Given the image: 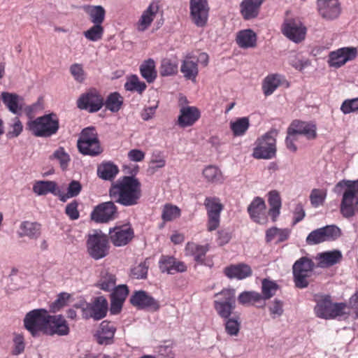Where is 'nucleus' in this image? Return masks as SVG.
<instances>
[{
    "label": "nucleus",
    "mask_w": 358,
    "mask_h": 358,
    "mask_svg": "<svg viewBox=\"0 0 358 358\" xmlns=\"http://www.w3.org/2000/svg\"><path fill=\"white\" fill-rule=\"evenodd\" d=\"M109 196L114 202L122 206H134L141 196V184L133 176L121 177L111 185Z\"/></svg>",
    "instance_id": "1"
},
{
    "label": "nucleus",
    "mask_w": 358,
    "mask_h": 358,
    "mask_svg": "<svg viewBox=\"0 0 358 358\" xmlns=\"http://www.w3.org/2000/svg\"><path fill=\"white\" fill-rule=\"evenodd\" d=\"M344 189L341 203V213L345 217H352L358 212V179L343 180L335 186V192Z\"/></svg>",
    "instance_id": "2"
},
{
    "label": "nucleus",
    "mask_w": 358,
    "mask_h": 358,
    "mask_svg": "<svg viewBox=\"0 0 358 358\" xmlns=\"http://www.w3.org/2000/svg\"><path fill=\"white\" fill-rule=\"evenodd\" d=\"M316 306L314 308L317 317L333 320L343 317L348 314V306L345 303H334L329 295L321 296L316 300Z\"/></svg>",
    "instance_id": "3"
},
{
    "label": "nucleus",
    "mask_w": 358,
    "mask_h": 358,
    "mask_svg": "<svg viewBox=\"0 0 358 358\" xmlns=\"http://www.w3.org/2000/svg\"><path fill=\"white\" fill-rule=\"evenodd\" d=\"M27 127L38 137H50L55 134L59 127V120L54 113L44 115L29 121Z\"/></svg>",
    "instance_id": "4"
},
{
    "label": "nucleus",
    "mask_w": 358,
    "mask_h": 358,
    "mask_svg": "<svg viewBox=\"0 0 358 358\" xmlns=\"http://www.w3.org/2000/svg\"><path fill=\"white\" fill-rule=\"evenodd\" d=\"M50 314L43 308L34 309L28 312L23 320L24 328L33 337L41 333L45 334Z\"/></svg>",
    "instance_id": "5"
},
{
    "label": "nucleus",
    "mask_w": 358,
    "mask_h": 358,
    "mask_svg": "<svg viewBox=\"0 0 358 358\" xmlns=\"http://www.w3.org/2000/svg\"><path fill=\"white\" fill-rule=\"evenodd\" d=\"M315 268V263L307 257H302L296 260L292 266L295 287L299 289L306 288Z\"/></svg>",
    "instance_id": "6"
},
{
    "label": "nucleus",
    "mask_w": 358,
    "mask_h": 358,
    "mask_svg": "<svg viewBox=\"0 0 358 358\" xmlns=\"http://www.w3.org/2000/svg\"><path fill=\"white\" fill-rule=\"evenodd\" d=\"M89 255L95 260L106 257L109 253L108 237L101 231L89 234L86 241Z\"/></svg>",
    "instance_id": "7"
},
{
    "label": "nucleus",
    "mask_w": 358,
    "mask_h": 358,
    "mask_svg": "<svg viewBox=\"0 0 358 358\" xmlns=\"http://www.w3.org/2000/svg\"><path fill=\"white\" fill-rule=\"evenodd\" d=\"M78 148L85 155L96 156L102 152V148L94 127L83 129L78 140Z\"/></svg>",
    "instance_id": "8"
},
{
    "label": "nucleus",
    "mask_w": 358,
    "mask_h": 358,
    "mask_svg": "<svg viewBox=\"0 0 358 358\" xmlns=\"http://www.w3.org/2000/svg\"><path fill=\"white\" fill-rule=\"evenodd\" d=\"M277 131L271 130L259 138L256 141V147L253 150V157L256 159H271L276 152Z\"/></svg>",
    "instance_id": "9"
},
{
    "label": "nucleus",
    "mask_w": 358,
    "mask_h": 358,
    "mask_svg": "<svg viewBox=\"0 0 358 358\" xmlns=\"http://www.w3.org/2000/svg\"><path fill=\"white\" fill-rule=\"evenodd\" d=\"M76 308H81L82 317L85 320L92 318L100 320L105 317L108 313V301L103 296L96 297L91 303H86L85 306L76 304Z\"/></svg>",
    "instance_id": "10"
},
{
    "label": "nucleus",
    "mask_w": 358,
    "mask_h": 358,
    "mask_svg": "<svg viewBox=\"0 0 358 358\" xmlns=\"http://www.w3.org/2000/svg\"><path fill=\"white\" fill-rule=\"evenodd\" d=\"M215 296L217 299L214 301V308L222 318L227 319L236 308L235 289H223Z\"/></svg>",
    "instance_id": "11"
},
{
    "label": "nucleus",
    "mask_w": 358,
    "mask_h": 358,
    "mask_svg": "<svg viewBox=\"0 0 358 358\" xmlns=\"http://www.w3.org/2000/svg\"><path fill=\"white\" fill-rule=\"evenodd\" d=\"M203 205L207 213V229L208 231L216 230L220 224V215L224 209V205L217 196L206 197Z\"/></svg>",
    "instance_id": "12"
},
{
    "label": "nucleus",
    "mask_w": 358,
    "mask_h": 358,
    "mask_svg": "<svg viewBox=\"0 0 358 358\" xmlns=\"http://www.w3.org/2000/svg\"><path fill=\"white\" fill-rule=\"evenodd\" d=\"M282 34L294 43H300L306 38L307 29L299 17H287L281 26Z\"/></svg>",
    "instance_id": "13"
},
{
    "label": "nucleus",
    "mask_w": 358,
    "mask_h": 358,
    "mask_svg": "<svg viewBox=\"0 0 358 358\" xmlns=\"http://www.w3.org/2000/svg\"><path fill=\"white\" fill-rule=\"evenodd\" d=\"M210 248V245L208 243L200 245L194 242H188L185 245V252L187 256L193 257L197 264L212 268L214 265L213 256H206Z\"/></svg>",
    "instance_id": "14"
},
{
    "label": "nucleus",
    "mask_w": 358,
    "mask_h": 358,
    "mask_svg": "<svg viewBox=\"0 0 358 358\" xmlns=\"http://www.w3.org/2000/svg\"><path fill=\"white\" fill-rule=\"evenodd\" d=\"M341 236V230L335 225H327L311 231L306 238L308 245H317L334 241Z\"/></svg>",
    "instance_id": "15"
},
{
    "label": "nucleus",
    "mask_w": 358,
    "mask_h": 358,
    "mask_svg": "<svg viewBox=\"0 0 358 358\" xmlns=\"http://www.w3.org/2000/svg\"><path fill=\"white\" fill-rule=\"evenodd\" d=\"M103 106V98L95 90L91 89L82 94L77 100V106L80 110H85L89 113H96Z\"/></svg>",
    "instance_id": "16"
},
{
    "label": "nucleus",
    "mask_w": 358,
    "mask_h": 358,
    "mask_svg": "<svg viewBox=\"0 0 358 358\" xmlns=\"http://www.w3.org/2000/svg\"><path fill=\"white\" fill-rule=\"evenodd\" d=\"M190 18L192 22L198 27L206 25L210 8L207 0L189 1Z\"/></svg>",
    "instance_id": "17"
},
{
    "label": "nucleus",
    "mask_w": 358,
    "mask_h": 358,
    "mask_svg": "<svg viewBox=\"0 0 358 358\" xmlns=\"http://www.w3.org/2000/svg\"><path fill=\"white\" fill-rule=\"evenodd\" d=\"M117 214V208L113 200L96 206L92 212L91 217L96 222L104 223L114 220Z\"/></svg>",
    "instance_id": "18"
},
{
    "label": "nucleus",
    "mask_w": 358,
    "mask_h": 358,
    "mask_svg": "<svg viewBox=\"0 0 358 358\" xmlns=\"http://www.w3.org/2000/svg\"><path fill=\"white\" fill-rule=\"evenodd\" d=\"M357 55V50L354 47H345L332 51L329 55V66L339 68L348 61L353 60Z\"/></svg>",
    "instance_id": "19"
},
{
    "label": "nucleus",
    "mask_w": 358,
    "mask_h": 358,
    "mask_svg": "<svg viewBox=\"0 0 358 358\" xmlns=\"http://www.w3.org/2000/svg\"><path fill=\"white\" fill-rule=\"evenodd\" d=\"M134 232L129 225L115 227L109 230V238L116 247H121L128 244L133 238Z\"/></svg>",
    "instance_id": "20"
},
{
    "label": "nucleus",
    "mask_w": 358,
    "mask_h": 358,
    "mask_svg": "<svg viewBox=\"0 0 358 358\" xmlns=\"http://www.w3.org/2000/svg\"><path fill=\"white\" fill-rule=\"evenodd\" d=\"M130 303L138 309H148L152 311L158 310L160 307L156 299L143 290L135 292L130 298Z\"/></svg>",
    "instance_id": "21"
},
{
    "label": "nucleus",
    "mask_w": 358,
    "mask_h": 358,
    "mask_svg": "<svg viewBox=\"0 0 358 358\" xmlns=\"http://www.w3.org/2000/svg\"><path fill=\"white\" fill-rule=\"evenodd\" d=\"M287 134L290 136L300 134L303 135L308 139H314L317 136L316 126L310 122L295 120L288 127Z\"/></svg>",
    "instance_id": "22"
},
{
    "label": "nucleus",
    "mask_w": 358,
    "mask_h": 358,
    "mask_svg": "<svg viewBox=\"0 0 358 358\" xmlns=\"http://www.w3.org/2000/svg\"><path fill=\"white\" fill-rule=\"evenodd\" d=\"M316 3L320 15L325 20H334L340 15L338 0H317Z\"/></svg>",
    "instance_id": "23"
},
{
    "label": "nucleus",
    "mask_w": 358,
    "mask_h": 358,
    "mask_svg": "<svg viewBox=\"0 0 358 358\" xmlns=\"http://www.w3.org/2000/svg\"><path fill=\"white\" fill-rule=\"evenodd\" d=\"M159 10V2L152 1L149 4L148 8L142 13L138 22H136V29L141 32H143L147 30L154 21Z\"/></svg>",
    "instance_id": "24"
},
{
    "label": "nucleus",
    "mask_w": 358,
    "mask_h": 358,
    "mask_svg": "<svg viewBox=\"0 0 358 358\" xmlns=\"http://www.w3.org/2000/svg\"><path fill=\"white\" fill-rule=\"evenodd\" d=\"M70 332V328L66 320L62 315H50L48 320L46 335L66 336Z\"/></svg>",
    "instance_id": "25"
},
{
    "label": "nucleus",
    "mask_w": 358,
    "mask_h": 358,
    "mask_svg": "<svg viewBox=\"0 0 358 358\" xmlns=\"http://www.w3.org/2000/svg\"><path fill=\"white\" fill-rule=\"evenodd\" d=\"M248 212L250 218L260 224L267 223L268 219L266 214V204L263 199L257 196L248 207Z\"/></svg>",
    "instance_id": "26"
},
{
    "label": "nucleus",
    "mask_w": 358,
    "mask_h": 358,
    "mask_svg": "<svg viewBox=\"0 0 358 358\" xmlns=\"http://www.w3.org/2000/svg\"><path fill=\"white\" fill-rule=\"evenodd\" d=\"M201 112L195 106H183L180 110L177 124L181 128L194 125L200 118Z\"/></svg>",
    "instance_id": "27"
},
{
    "label": "nucleus",
    "mask_w": 358,
    "mask_h": 358,
    "mask_svg": "<svg viewBox=\"0 0 358 358\" xmlns=\"http://www.w3.org/2000/svg\"><path fill=\"white\" fill-rule=\"evenodd\" d=\"M180 71L185 79L195 82L199 75L198 60L196 59V57L187 54L182 61Z\"/></svg>",
    "instance_id": "28"
},
{
    "label": "nucleus",
    "mask_w": 358,
    "mask_h": 358,
    "mask_svg": "<svg viewBox=\"0 0 358 358\" xmlns=\"http://www.w3.org/2000/svg\"><path fill=\"white\" fill-rule=\"evenodd\" d=\"M159 268L162 272H166L169 274L182 273L187 271V266L183 262L177 261L176 258L171 256H162L159 262Z\"/></svg>",
    "instance_id": "29"
},
{
    "label": "nucleus",
    "mask_w": 358,
    "mask_h": 358,
    "mask_svg": "<svg viewBox=\"0 0 358 358\" xmlns=\"http://www.w3.org/2000/svg\"><path fill=\"white\" fill-rule=\"evenodd\" d=\"M265 0H243L240 4V13L243 18L250 20L256 18Z\"/></svg>",
    "instance_id": "30"
},
{
    "label": "nucleus",
    "mask_w": 358,
    "mask_h": 358,
    "mask_svg": "<svg viewBox=\"0 0 358 358\" xmlns=\"http://www.w3.org/2000/svg\"><path fill=\"white\" fill-rule=\"evenodd\" d=\"M224 275L229 278L243 280L252 275L251 267L244 263L231 264L224 269Z\"/></svg>",
    "instance_id": "31"
},
{
    "label": "nucleus",
    "mask_w": 358,
    "mask_h": 358,
    "mask_svg": "<svg viewBox=\"0 0 358 358\" xmlns=\"http://www.w3.org/2000/svg\"><path fill=\"white\" fill-rule=\"evenodd\" d=\"M284 83H287V87L289 86L284 76L278 73L268 75L262 83V87L264 94L266 96L271 95Z\"/></svg>",
    "instance_id": "32"
},
{
    "label": "nucleus",
    "mask_w": 358,
    "mask_h": 358,
    "mask_svg": "<svg viewBox=\"0 0 358 358\" xmlns=\"http://www.w3.org/2000/svg\"><path fill=\"white\" fill-rule=\"evenodd\" d=\"M41 233V225L36 222L23 221L20 223L17 236L19 238L28 237L37 239Z\"/></svg>",
    "instance_id": "33"
},
{
    "label": "nucleus",
    "mask_w": 358,
    "mask_h": 358,
    "mask_svg": "<svg viewBox=\"0 0 358 358\" xmlns=\"http://www.w3.org/2000/svg\"><path fill=\"white\" fill-rule=\"evenodd\" d=\"M116 329L115 326L107 320L103 321L100 324L99 329L97 332L96 340L99 344L108 345L112 343Z\"/></svg>",
    "instance_id": "34"
},
{
    "label": "nucleus",
    "mask_w": 358,
    "mask_h": 358,
    "mask_svg": "<svg viewBox=\"0 0 358 358\" xmlns=\"http://www.w3.org/2000/svg\"><path fill=\"white\" fill-rule=\"evenodd\" d=\"M1 97L3 104L11 113L18 114L22 110L20 101H22V98L17 94L3 92Z\"/></svg>",
    "instance_id": "35"
},
{
    "label": "nucleus",
    "mask_w": 358,
    "mask_h": 358,
    "mask_svg": "<svg viewBox=\"0 0 358 358\" xmlns=\"http://www.w3.org/2000/svg\"><path fill=\"white\" fill-rule=\"evenodd\" d=\"M236 41L240 48H254L257 45V34L250 29L241 30L238 32Z\"/></svg>",
    "instance_id": "36"
},
{
    "label": "nucleus",
    "mask_w": 358,
    "mask_h": 358,
    "mask_svg": "<svg viewBox=\"0 0 358 358\" xmlns=\"http://www.w3.org/2000/svg\"><path fill=\"white\" fill-rule=\"evenodd\" d=\"M268 203L270 208L268 214L271 217L273 222H275L280 214L282 206L280 194L276 190H273L268 194Z\"/></svg>",
    "instance_id": "37"
},
{
    "label": "nucleus",
    "mask_w": 358,
    "mask_h": 358,
    "mask_svg": "<svg viewBox=\"0 0 358 358\" xmlns=\"http://www.w3.org/2000/svg\"><path fill=\"white\" fill-rule=\"evenodd\" d=\"M83 10L92 23L102 24L104 22L106 10L102 6L87 5L83 7Z\"/></svg>",
    "instance_id": "38"
},
{
    "label": "nucleus",
    "mask_w": 358,
    "mask_h": 358,
    "mask_svg": "<svg viewBox=\"0 0 358 358\" xmlns=\"http://www.w3.org/2000/svg\"><path fill=\"white\" fill-rule=\"evenodd\" d=\"M118 173L117 166L111 162H103L97 167L98 176L105 180H113Z\"/></svg>",
    "instance_id": "39"
},
{
    "label": "nucleus",
    "mask_w": 358,
    "mask_h": 358,
    "mask_svg": "<svg viewBox=\"0 0 358 358\" xmlns=\"http://www.w3.org/2000/svg\"><path fill=\"white\" fill-rule=\"evenodd\" d=\"M342 257L339 251L334 250L319 254L317 259H318L317 267L327 268L338 263Z\"/></svg>",
    "instance_id": "40"
},
{
    "label": "nucleus",
    "mask_w": 358,
    "mask_h": 358,
    "mask_svg": "<svg viewBox=\"0 0 358 358\" xmlns=\"http://www.w3.org/2000/svg\"><path fill=\"white\" fill-rule=\"evenodd\" d=\"M290 234L288 229H279L277 227H271L266 231V241L271 242L275 241V243H280L287 241Z\"/></svg>",
    "instance_id": "41"
},
{
    "label": "nucleus",
    "mask_w": 358,
    "mask_h": 358,
    "mask_svg": "<svg viewBox=\"0 0 358 358\" xmlns=\"http://www.w3.org/2000/svg\"><path fill=\"white\" fill-rule=\"evenodd\" d=\"M203 176L207 182L213 184H221L224 180L222 171L213 165L207 166L203 170Z\"/></svg>",
    "instance_id": "42"
},
{
    "label": "nucleus",
    "mask_w": 358,
    "mask_h": 358,
    "mask_svg": "<svg viewBox=\"0 0 358 358\" xmlns=\"http://www.w3.org/2000/svg\"><path fill=\"white\" fill-rule=\"evenodd\" d=\"M140 72L148 83H152L157 76L155 61L152 59L144 61L140 66Z\"/></svg>",
    "instance_id": "43"
},
{
    "label": "nucleus",
    "mask_w": 358,
    "mask_h": 358,
    "mask_svg": "<svg viewBox=\"0 0 358 358\" xmlns=\"http://www.w3.org/2000/svg\"><path fill=\"white\" fill-rule=\"evenodd\" d=\"M57 185L55 181L39 180L34 183L33 191L38 195H45L48 193L56 194Z\"/></svg>",
    "instance_id": "44"
},
{
    "label": "nucleus",
    "mask_w": 358,
    "mask_h": 358,
    "mask_svg": "<svg viewBox=\"0 0 358 358\" xmlns=\"http://www.w3.org/2000/svg\"><path fill=\"white\" fill-rule=\"evenodd\" d=\"M116 278L113 274L104 271L101 273L96 287L103 291H110L114 289Z\"/></svg>",
    "instance_id": "45"
},
{
    "label": "nucleus",
    "mask_w": 358,
    "mask_h": 358,
    "mask_svg": "<svg viewBox=\"0 0 358 358\" xmlns=\"http://www.w3.org/2000/svg\"><path fill=\"white\" fill-rule=\"evenodd\" d=\"M278 285L273 280L264 278L262 281V301L271 299L278 289Z\"/></svg>",
    "instance_id": "46"
},
{
    "label": "nucleus",
    "mask_w": 358,
    "mask_h": 358,
    "mask_svg": "<svg viewBox=\"0 0 358 358\" xmlns=\"http://www.w3.org/2000/svg\"><path fill=\"white\" fill-rule=\"evenodd\" d=\"M159 73L162 76H171L178 73V63L169 58H164L161 61Z\"/></svg>",
    "instance_id": "47"
},
{
    "label": "nucleus",
    "mask_w": 358,
    "mask_h": 358,
    "mask_svg": "<svg viewBox=\"0 0 358 358\" xmlns=\"http://www.w3.org/2000/svg\"><path fill=\"white\" fill-rule=\"evenodd\" d=\"M123 103V97L117 92L110 93L103 105L111 112H117L121 108Z\"/></svg>",
    "instance_id": "48"
},
{
    "label": "nucleus",
    "mask_w": 358,
    "mask_h": 358,
    "mask_svg": "<svg viewBox=\"0 0 358 358\" xmlns=\"http://www.w3.org/2000/svg\"><path fill=\"white\" fill-rule=\"evenodd\" d=\"M104 27L102 24H93L90 29L83 32L84 36L90 41L96 42L102 39Z\"/></svg>",
    "instance_id": "49"
},
{
    "label": "nucleus",
    "mask_w": 358,
    "mask_h": 358,
    "mask_svg": "<svg viewBox=\"0 0 358 358\" xmlns=\"http://www.w3.org/2000/svg\"><path fill=\"white\" fill-rule=\"evenodd\" d=\"M238 301L242 305H255L262 301V296L259 292H243L238 296Z\"/></svg>",
    "instance_id": "50"
},
{
    "label": "nucleus",
    "mask_w": 358,
    "mask_h": 358,
    "mask_svg": "<svg viewBox=\"0 0 358 358\" xmlns=\"http://www.w3.org/2000/svg\"><path fill=\"white\" fill-rule=\"evenodd\" d=\"M250 126L248 117H241L230 123V129L235 136H240L245 134Z\"/></svg>",
    "instance_id": "51"
},
{
    "label": "nucleus",
    "mask_w": 358,
    "mask_h": 358,
    "mask_svg": "<svg viewBox=\"0 0 358 358\" xmlns=\"http://www.w3.org/2000/svg\"><path fill=\"white\" fill-rule=\"evenodd\" d=\"M147 85L144 82L140 81L138 77L136 75L131 76L124 84V88L127 91H136L142 94L146 89Z\"/></svg>",
    "instance_id": "52"
},
{
    "label": "nucleus",
    "mask_w": 358,
    "mask_h": 358,
    "mask_svg": "<svg viewBox=\"0 0 358 358\" xmlns=\"http://www.w3.org/2000/svg\"><path fill=\"white\" fill-rule=\"evenodd\" d=\"M52 158L58 161L59 166L63 171L68 169V166L71 162V157L63 147H59L54 152Z\"/></svg>",
    "instance_id": "53"
},
{
    "label": "nucleus",
    "mask_w": 358,
    "mask_h": 358,
    "mask_svg": "<svg viewBox=\"0 0 358 358\" xmlns=\"http://www.w3.org/2000/svg\"><path fill=\"white\" fill-rule=\"evenodd\" d=\"M180 216V209L171 203H166L164 206L162 218L164 222L172 221Z\"/></svg>",
    "instance_id": "54"
},
{
    "label": "nucleus",
    "mask_w": 358,
    "mask_h": 358,
    "mask_svg": "<svg viewBox=\"0 0 358 358\" xmlns=\"http://www.w3.org/2000/svg\"><path fill=\"white\" fill-rule=\"evenodd\" d=\"M23 130V125L17 117H15L11 120V122L8 125V130L6 137L9 139L19 136Z\"/></svg>",
    "instance_id": "55"
},
{
    "label": "nucleus",
    "mask_w": 358,
    "mask_h": 358,
    "mask_svg": "<svg viewBox=\"0 0 358 358\" xmlns=\"http://www.w3.org/2000/svg\"><path fill=\"white\" fill-rule=\"evenodd\" d=\"M225 322L226 332L230 336H237L241 328V322L238 317L227 318Z\"/></svg>",
    "instance_id": "56"
},
{
    "label": "nucleus",
    "mask_w": 358,
    "mask_h": 358,
    "mask_svg": "<svg viewBox=\"0 0 358 358\" xmlns=\"http://www.w3.org/2000/svg\"><path fill=\"white\" fill-rule=\"evenodd\" d=\"M129 294V289L127 285H120L114 289L111 294V299H115L120 306L123 303Z\"/></svg>",
    "instance_id": "57"
},
{
    "label": "nucleus",
    "mask_w": 358,
    "mask_h": 358,
    "mask_svg": "<svg viewBox=\"0 0 358 358\" xmlns=\"http://www.w3.org/2000/svg\"><path fill=\"white\" fill-rule=\"evenodd\" d=\"M341 110L344 114H349L358 111V97L345 99L341 106Z\"/></svg>",
    "instance_id": "58"
},
{
    "label": "nucleus",
    "mask_w": 358,
    "mask_h": 358,
    "mask_svg": "<svg viewBox=\"0 0 358 358\" xmlns=\"http://www.w3.org/2000/svg\"><path fill=\"white\" fill-rule=\"evenodd\" d=\"M326 198V192L319 189H313L310 195L311 204L314 207L322 205Z\"/></svg>",
    "instance_id": "59"
},
{
    "label": "nucleus",
    "mask_w": 358,
    "mask_h": 358,
    "mask_svg": "<svg viewBox=\"0 0 358 358\" xmlns=\"http://www.w3.org/2000/svg\"><path fill=\"white\" fill-rule=\"evenodd\" d=\"M70 73L73 78L78 83H83L85 79V73L83 65L80 64H73L70 66Z\"/></svg>",
    "instance_id": "60"
},
{
    "label": "nucleus",
    "mask_w": 358,
    "mask_h": 358,
    "mask_svg": "<svg viewBox=\"0 0 358 358\" xmlns=\"http://www.w3.org/2000/svg\"><path fill=\"white\" fill-rule=\"evenodd\" d=\"M148 266L145 262H142L131 269V275L136 279L146 278Z\"/></svg>",
    "instance_id": "61"
},
{
    "label": "nucleus",
    "mask_w": 358,
    "mask_h": 358,
    "mask_svg": "<svg viewBox=\"0 0 358 358\" xmlns=\"http://www.w3.org/2000/svg\"><path fill=\"white\" fill-rule=\"evenodd\" d=\"M70 298V294L67 293H61L59 294L58 298L50 306V310L52 313H56L63 308L66 304V301Z\"/></svg>",
    "instance_id": "62"
},
{
    "label": "nucleus",
    "mask_w": 358,
    "mask_h": 358,
    "mask_svg": "<svg viewBox=\"0 0 358 358\" xmlns=\"http://www.w3.org/2000/svg\"><path fill=\"white\" fill-rule=\"evenodd\" d=\"M269 311L273 318L281 316L284 312L282 301L275 299L269 306Z\"/></svg>",
    "instance_id": "63"
},
{
    "label": "nucleus",
    "mask_w": 358,
    "mask_h": 358,
    "mask_svg": "<svg viewBox=\"0 0 358 358\" xmlns=\"http://www.w3.org/2000/svg\"><path fill=\"white\" fill-rule=\"evenodd\" d=\"M14 348L13 354L18 355L24 350V339L22 334H15L13 338Z\"/></svg>",
    "instance_id": "64"
}]
</instances>
